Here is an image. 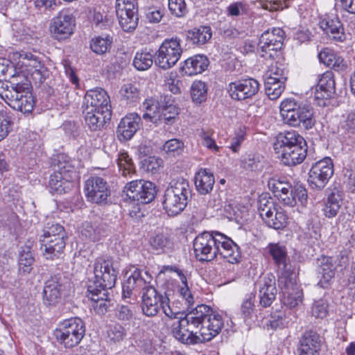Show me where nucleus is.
<instances>
[{
  "label": "nucleus",
  "mask_w": 355,
  "mask_h": 355,
  "mask_svg": "<svg viewBox=\"0 0 355 355\" xmlns=\"http://www.w3.org/2000/svg\"><path fill=\"white\" fill-rule=\"evenodd\" d=\"M19 62L21 63V67L23 68V70L27 73L44 66L38 57L30 52L25 51H22L19 53Z\"/></svg>",
  "instance_id": "41"
},
{
  "label": "nucleus",
  "mask_w": 355,
  "mask_h": 355,
  "mask_svg": "<svg viewBox=\"0 0 355 355\" xmlns=\"http://www.w3.org/2000/svg\"><path fill=\"white\" fill-rule=\"evenodd\" d=\"M143 108L146 110L142 116L143 119H149L153 122L161 121L162 110L158 101L147 99L143 103Z\"/></svg>",
  "instance_id": "39"
},
{
  "label": "nucleus",
  "mask_w": 355,
  "mask_h": 355,
  "mask_svg": "<svg viewBox=\"0 0 355 355\" xmlns=\"http://www.w3.org/2000/svg\"><path fill=\"white\" fill-rule=\"evenodd\" d=\"M214 243L216 249V255L220 254L230 263H237L241 256L239 246L224 234L217 231L212 232Z\"/></svg>",
  "instance_id": "16"
},
{
  "label": "nucleus",
  "mask_w": 355,
  "mask_h": 355,
  "mask_svg": "<svg viewBox=\"0 0 355 355\" xmlns=\"http://www.w3.org/2000/svg\"><path fill=\"white\" fill-rule=\"evenodd\" d=\"M343 191L334 187L330 189L327 198L323 200L322 211L323 215L328 218L336 217L343 203Z\"/></svg>",
  "instance_id": "23"
},
{
  "label": "nucleus",
  "mask_w": 355,
  "mask_h": 355,
  "mask_svg": "<svg viewBox=\"0 0 355 355\" xmlns=\"http://www.w3.org/2000/svg\"><path fill=\"white\" fill-rule=\"evenodd\" d=\"M68 280L62 275L52 276L46 282L43 290V303L46 306H55L61 302L62 293Z\"/></svg>",
  "instance_id": "15"
},
{
  "label": "nucleus",
  "mask_w": 355,
  "mask_h": 355,
  "mask_svg": "<svg viewBox=\"0 0 355 355\" xmlns=\"http://www.w3.org/2000/svg\"><path fill=\"white\" fill-rule=\"evenodd\" d=\"M280 112L284 123L289 126L309 130L315 124L313 110L305 101L286 98L280 104Z\"/></svg>",
  "instance_id": "3"
},
{
  "label": "nucleus",
  "mask_w": 355,
  "mask_h": 355,
  "mask_svg": "<svg viewBox=\"0 0 355 355\" xmlns=\"http://www.w3.org/2000/svg\"><path fill=\"white\" fill-rule=\"evenodd\" d=\"M112 37L107 35L106 37L98 36L92 39L90 42V48L93 52L98 55L105 54L112 46Z\"/></svg>",
  "instance_id": "43"
},
{
  "label": "nucleus",
  "mask_w": 355,
  "mask_h": 355,
  "mask_svg": "<svg viewBox=\"0 0 355 355\" xmlns=\"http://www.w3.org/2000/svg\"><path fill=\"white\" fill-rule=\"evenodd\" d=\"M192 100L196 104L205 101L207 96V87L202 81H194L191 87Z\"/></svg>",
  "instance_id": "45"
},
{
  "label": "nucleus",
  "mask_w": 355,
  "mask_h": 355,
  "mask_svg": "<svg viewBox=\"0 0 355 355\" xmlns=\"http://www.w3.org/2000/svg\"><path fill=\"white\" fill-rule=\"evenodd\" d=\"M272 78L276 79V81L282 80L286 83L288 78V70L283 67L282 64L271 65L269 70L264 75V80L268 78Z\"/></svg>",
  "instance_id": "54"
},
{
  "label": "nucleus",
  "mask_w": 355,
  "mask_h": 355,
  "mask_svg": "<svg viewBox=\"0 0 355 355\" xmlns=\"http://www.w3.org/2000/svg\"><path fill=\"white\" fill-rule=\"evenodd\" d=\"M108 289L98 287L95 282H88L87 296L93 301V308L98 314H105L111 305Z\"/></svg>",
  "instance_id": "21"
},
{
  "label": "nucleus",
  "mask_w": 355,
  "mask_h": 355,
  "mask_svg": "<svg viewBox=\"0 0 355 355\" xmlns=\"http://www.w3.org/2000/svg\"><path fill=\"white\" fill-rule=\"evenodd\" d=\"M241 166L250 171H261L263 167V157L257 155H248L242 160Z\"/></svg>",
  "instance_id": "47"
},
{
  "label": "nucleus",
  "mask_w": 355,
  "mask_h": 355,
  "mask_svg": "<svg viewBox=\"0 0 355 355\" xmlns=\"http://www.w3.org/2000/svg\"><path fill=\"white\" fill-rule=\"evenodd\" d=\"M10 130V121L6 113L0 112V141L6 138Z\"/></svg>",
  "instance_id": "62"
},
{
  "label": "nucleus",
  "mask_w": 355,
  "mask_h": 355,
  "mask_svg": "<svg viewBox=\"0 0 355 355\" xmlns=\"http://www.w3.org/2000/svg\"><path fill=\"white\" fill-rule=\"evenodd\" d=\"M222 316L205 304L198 305L178 321L173 336L183 344L197 345L211 340L223 327Z\"/></svg>",
  "instance_id": "1"
},
{
  "label": "nucleus",
  "mask_w": 355,
  "mask_h": 355,
  "mask_svg": "<svg viewBox=\"0 0 355 355\" xmlns=\"http://www.w3.org/2000/svg\"><path fill=\"white\" fill-rule=\"evenodd\" d=\"M191 197L189 182L181 177L173 179L164 191L163 208L168 216H175L184 210Z\"/></svg>",
  "instance_id": "4"
},
{
  "label": "nucleus",
  "mask_w": 355,
  "mask_h": 355,
  "mask_svg": "<svg viewBox=\"0 0 355 355\" xmlns=\"http://www.w3.org/2000/svg\"><path fill=\"white\" fill-rule=\"evenodd\" d=\"M85 334V323L79 318L64 320L54 331L57 340L67 348H71L79 344Z\"/></svg>",
  "instance_id": "6"
},
{
  "label": "nucleus",
  "mask_w": 355,
  "mask_h": 355,
  "mask_svg": "<svg viewBox=\"0 0 355 355\" xmlns=\"http://www.w3.org/2000/svg\"><path fill=\"white\" fill-rule=\"evenodd\" d=\"M121 28L126 32L134 31L138 24L139 17L137 14L123 13L122 16L116 15Z\"/></svg>",
  "instance_id": "48"
},
{
  "label": "nucleus",
  "mask_w": 355,
  "mask_h": 355,
  "mask_svg": "<svg viewBox=\"0 0 355 355\" xmlns=\"http://www.w3.org/2000/svg\"><path fill=\"white\" fill-rule=\"evenodd\" d=\"M66 236L57 237L54 239L40 240L43 254L47 259H53L58 257L66 245Z\"/></svg>",
  "instance_id": "30"
},
{
  "label": "nucleus",
  "mask_w": 355,
  "mask_h": 355,
  "mask_svg": "<svg viewBox=\"0 0 355 355\" xmlns=\"http://www.w3.org/2000/svg\"><path fill=\"white\" fill-rule=\"evenodd\" d=\"M318 87L323 89V90L327 91L329 94H335V80L332 71H327L321 75L318 82Z\"/></svg>",
  "instance_id": "49"
},
{
  "label": "nucleus",
  "mask_w": 355,
  "mask_h": 355,
  "mask_svg": "<svg viewBox=\"0 0 355 355\" xmlns=\"http://www.w3.org/2000/svg\"><path fill=\"white\" fill-rule=\"evenodd\" d=\"M94 279L89 282H95L100 288H112L115 286L118 271L111 258H97L94 263Z\"/></svg>",
  "instance_id": "9"
},
{
  "label": "nucleus",
  "mask_w": 355,
  "mask_h": 355,
  "mask_svg": "<svg viewBox=\"0 0 355 355\" xmlns=\"http://www.w3.org/2000/svg\"><path fill=\"white\" fill-rule=\"evenodd\" d=\"M259 89V82L254 78H249L230 83L227 92L233 100L244 101L254 96Z\"/></svg>",
  "instance_id": "19"
},
{
  "label": "nucleus",
  "mask_w": 355,
  "mask_h": 355,
  "mask_svg": "<svg viewBox=\"0 0 355 355\" xmlns=\"http://www.w3.org/2000/svg\"><path fill=\"white\" fill-rule=\"evenodd\" d=\"M184 142L178 139H172L166 141L163 145V150L172 156L180 155L184 150Z\"/></svg>",
  "instance_id": "53"
},
{
  "label": "nucleus",
  "mask_w": 355,
  "mask_h": 355,
  "mask_svg": "<svg viewBox=\"0 0 355 355\" xmlns=\"http://www.w3.org/2000/svg\"><path fill=\"white\" fill-rule=\"evenodd\" d=\"M168 8L178 17H184L189 11L185 0H168Z\"/></svg>",
  "instance_id": "56"
},
{
  "label": "nucleus",
  "mask_w": 355,
  "mask_h": 355,
  "mask_svg": "<svg viewBox=\"0 0 355 355\" xmlns=\"http://www.w3.org/2000/svg\"><path fill=\"white\" fill-rule=\"evenodd\" d=\"M215 183L214 176L208 169L201 168L195 176V185L202 195L209 193Z\"/></svg>",
  "instance_id": "33"
},
{
  "label": "nucleus",
  "mask_w": 355,
  "mask_h": 355,
  "mask_svg": "<svg viewBox=\"0 0 355 355\" xmlns=\"http://www.w3.org/2000/svg\"><path fill=\"white\" fill-rule=\"evenodd\" d=\"M152 279L148 272L135 268L122 286L123 298H131L134 295L135 300L137 294L141 291V308L143 314L148 317L157 315L162 305L168 300L166 295L159 293L150 285Z\"/></svg>",
  "instance_id": "2"
},
{
  "label": "nucleus",
  "mask_w": 355,
  "mask_h": 355,
  "mask_svg": "<svg viewBox=\"0 0 355 355\" xmlns=\"http://www.w3.org/2000/svg\"><path fill=\"white\" fill-rule=\"evenodd\" d=\"M71 182V180H65L64 175L55 171L50 176L49 186L51 192L61 194L67 191Z\"/></svg>",
  "instance_id": "40"
},
{
  "label": "nucleus",
  "mask_w": 355,
  "mask_h": 355,
  "mask_svg": "<svg viewBox=\"0 0 355 355\" xmlns=\"http://www.w3.org/2000/svg\"><path fill=\"white\" fill-rule=\"evenodd\" d=\"M154 61V55L145 50L136 53L133 65L139 71H146L153 65Z\"/></svg>",
  "instance_id": "42"
},
{
  "label": "nucleus",
  "mask_w": 355,
  "mask_h": 355,
  "mask_svg": "<svg viewBox=\"0 0 355 355\" xmlns=\"http://www.w3.org/2000/svg\"><path fill=\"white\" fill-rule=\"evenodd\" d=\"M83 109L112 112L110 96L101 87L88 90L84 97Z\"/></svg>",
  "instance_id": "20"
},
{
  "label": "nucleus",
  "mask_w": 355,
  "mask_h": 355,
  "mask_svg": "<svg viewBox=\"0 0 355 355\" xmlns=\"http://www.w3.org/2000/svg\"><path fill=\"white\" fill-rule=\"evenodd\" d=\"M117 164L119 171L124 177L135 173V167L132 160L126 152L119 153L117 159Z\"/></svg>",
  "instance_id": "46"
},
{
  "label": "nucleus",
  "mask_w": 355,
  "mask_h": 355,
  "mask_svg": "<svg viewBox=\"0 0 355 355\" xmlns=\"http://www.w3.org/2000/svg\"><path fill=\"white\" fill-rule=\"evenodd\" d=\"M31 78L35 83V85H41L46 79L48 76V70L44 66H42L41 68L35 69L33 71H31L28 73Z\"/></svg>",
  "instance_id": "60"
},
{
  "label": "nucleus",
  "mask_w": 355,
  "mask_h": 355,
  "mask_svg": "<svg viewBox=\"0 0 355 355\" xmlns=\"http://www.w3.org/2000/svg\"><path fill=\"white\" fill-rule=\"evenodd\" d=\"M321 338L314 331H306L300 340L299 355H319Z\"/></svg>",
  "instance_id": "27"
},
{
  "label": "nucleus",
  "mask_w": 355,
  "mask_h": 355,
  "mask_svg": "<svg viewBox=\"0 0 355 355\" xmlns=\"http://www.w3.org/2000/svg\"><path fill=\"white\" fill-rule=\"evenodd\" d=\"M268 186L269 189L277 198L279 193L287 191L292 186L291 184L285 181L284 179L280 178H271L268 180Z\"/></svg>",
  "instance_id": "52"
},
{
  "label": "nucleus",
  "mask_w": 355,
  "mask_h": 355,
  "mask_svg": "<svg viewBox=\"0 0 355 355\" xmlns=\"http://www.w3.org/2000/svg\"><path fill=\"white\" fill-rule=\"evenodd\" d=\"M35 261L33 254L29 245L21 247L19 257V270L21 273L28 274L33 269Z\"/></svg>",
  "instance_id": "37"
},
{
  "label": "nucleus",
  "mask_w": 355,
  "mask_h": 355,
  "mask_svg": "<svg viewBox=\"0 0 355 355\" xmlns=\"http://www.w3.org/2000/svg\"><path fill=\"white\" fill-rule=\"evenodd\" d=\"M212 232H204L193 241V250L196 259L200 261H210L216 257V250Z\"/></svg>",
  "instance_id": "17"
},
{
  "label": "nucleus",
  "mask_w": 355,
  "mask_h": 355,
  "mask_svg": "<svg viewBox=\"0 0 355 355\" xmlns=\"http://www.w3.org/2000/svg\"><path fill=\"white\" fill-rule=\"evenodd\" d=\"M348 258L340 253L336 257L322 255L315 260L316 272L320 280L318 285L323 288H327L335 277L338 267H345Z\"/></svg>",
  "instance_id": "7"
},
{
  "label": "nucleus",
  "mask_w": 355,
  "mask_h": 355,
  "mask_svg": "<svg viewBox=\"0 0 355 355\" xmlns=\"http://www.w3.org/2000/svg\"><path fill=\"white\" fill-rule=\"evenodd\" d=\"M178 114L179 108L173 103L162 111L161 121H164L166 124H172Z\"/></svg>",
  "instance_id": "59"
},
{
  "label": "nucleus",
  "mask_w": 355,
  "mask_h": 355,
  "mask_svg": "<svg viewBox=\"0 0 355 355\" xmlns=\"http://www.w3.org/2000/svg\"><path fill=\"white\" fill-rule=\"evenodd\" d=\"M76 19L69 10H63L51 20L50 25L51 33L57 40L69 38L73 33Z\"/></svg>",
  "instance_id": "14"
},
{
  "label": "nucleus",
  "mask_w": 355,
  "mask_h": 355,
  "mask_svg": "<svg viewBox=\"0 0 355 355\" xmlns=\"http://www.w3.org/2000/svg\"><path fill=\"white\" fill-rule=\"evenodd\" d=\"M259 304L264 308L269 307L276 298L277 289L275 278L272 275L264 277L259 282Z\"/></svg>",
  "instance_id": "24"
},
{
  "label": "nucleus",
  "mask_w": 355,
  "mask_h": 355,
  "mask_svg": "<svg viewBox=\"0 0 355 355\" xmlns=\"http://www.w3.org/2000/svg\"><path fill=\"white\" fill-rule=\"evenodd\" d=\"M334 174V164L329 157H325L313 164L309 170L308 182L310 187L322 190Z\"/></svg>",
  "instance_id": "10"
},
{
  "label": "nucleus",
  "mask_w": 355,
  "mask_h": 355,
  "mask_svg": "<svg viewBox=\"0 0 355 355\" xmlns=\"http://www.w3.org/2000/svg\"><path fill=\"white\" fill-rule=\"evenodd\" d=\"M133 308L132 305L119 304L115 309V317L119 320L128 321L133 316Z\"/></svg>",
  "instance_id": "58"
},
{
  "label": "nucleus",
  "mask_w": 355,
  "mask_h": 355,
  "mask_svg": "<svg viewBox=\"0 0 355 355\" xmlns=\"http://www.w3.org/2000/svg\"><path fill=\"white\" fill-rule=\"evenodd\" d=\"M319 26L331 40L342 42L346 40L343 25L337 16L324 15L319 21Z\"/></svg>",
  "instance_id": "22"
},
{
  "label": "nucleus",
  "mask_w": 355,
  "mask_h": 355,
  "mask_svg": "<svg viewBox=\"0 0 355 355\" xmlns=\"http://www.w3.org/2000/svg\"><path fill=\"white\" fill-rule=\"evenodd\" d=\"M123 192L130 200L142 205L152 202L156 194L155 187L153 182L142 180H132L127 183Z\"/></svg>",
  "instance_id": "11"
},
{
  "label": "nucleus",
  "mask_w": 355,
  "mask_h": 355,
  "mask_svg": "<svg viewBox=\"0 0 355 355\" xmlns=\"http://www.w3.org/2000/svg\"><path fill=\"white\" fill-rule=\"evenodd\" d=\"M278 282L282 290V302L285 306L291 309L302 304L303 292L297 284L295 275L279 276Z\"/></svg>",
  "instance_id": "12"
},
{
  "label": "nucleus",
  "mask_w": 355,
  "mask_h": 355,
  "mask_svg": "<svg viewBox=\"0 0 355 355\" xmlns=\"http://www.w3.org/2000/svg\"><path fill=\"white\" fill-rule=\"evenodd\" d=\"M108 337L114 342L122 340L125 336V330L119 324L111 326L108 332Z\"/></svg>",
  "instance_id": "63"
},
{
  "label": "nucleus",
  "mask_w": 355,
  "mask_h": 355,
  "mask_svg": "<svg viewBox=\"0 0 355 355\" xmlns=\"http://www.w3.org/2000/svg\"><path fill=\"white\" fill-rule=\"evenodd\" d=\"M66 232L64 227L53 221L48 222L43 229V234L41 236L40 240L45 239H54L57 237L66 236Z\"/></svg>",
  "instance_id": "44"
},
{
  "label": "nucleus",
  "mask_w": 355,
  "mask_h": 355,
  "mask_svg": "<svg viewBox=\"0 0 355 355\" xmlns=\"http://www.w3.org/2000/svg\"><path fill=\"white\" fill-rule=\"evenodd\" d=\"M141 117L137 113H130L123 117L118 125L116 134L119 140L130 139L139 128Z\"/></svg>",
  "instance_id": "25"
},
{
  "label": "nucleus",
  "mask_w": 355,
  "mask_h": 355,
  "mask_svg": "<svg viewBox=\"0 0 355 355\" xmlns=\"http://www.w3.org/2000/svg\"><path fill=\"white\" fill-rule=\"evenodd\" d=\"M121 97L126 101V103L135 102L139 95V92L135 85L131 83L124 84L120 90Z\"/></svg>",
  "instance_id": "55"
},
{
  "label": "nucleus",
  "mask_w": 355,
  "mask_h": 355,
  "mask_svg": "<svg viewBox=\"0 0 355 355\" xmlns=\"http://www.w3.org/2000/svg\"><path fill=\"white\" fill-rule=\"evenodd\" d=\"M55 171L64 175L65 180L72 181L76 176V161L65 154H60Z\"/></svg>",
  "instance_id": "34"
},
{
  "label": "nucleus",
  "mask_w": 355,
  "mask_h": 355,
  "mask_svg": "<svg viewBox=\"0 0 355 355\" xmlns=\"http://www.w3.org/2000/svg\"><path fill=\"white\" fill-rule=\"evenodd\" d=\"M199 136L201 139L202 146L214 153H217L219 150V147L216 145L214 139H213L208 132L202 130Z\"/></svg>",
  "instance_id": "61"
},
{
  "label": "nucleus",
  "mask_w": 355,
  "mask_h": 355,
  "mask_svg": "<svg viewBox=\"0 0 355 355\" xmlns=\"http://www.w3.org/2000/svg\"><path fill=\"white\" fill-rule=\"evenodd\" d=\"M264 89L266 94L271 100L278 98L285 89V83L282 80L276 81L275 78H268L264 80Z\"/></svg>",
  "instance_id": "38"
},
{
  "label": "nucleus",
  "mask_w": 355,
  "mask_h": 355,
  "mask_svg": "<svg viewBox=\"0 0 355 355\" xmlns=\"http://www.w3.org/2000/svg\"><path fill=\"white\" fill-rule=\"evenodd\" d=\"M304 138L295 130L284 131L279 132L276 137L274 148L277 153L286 150L297 146L304 145Z\"/></svg>",
  "instance_id": "26"
},
{
  "label": "nucleus",
  "mask_w": 355,
  "mask_h": 355,
  "mask_svg": "<svg viewBox=\"0 0 355 355\" xmlns=\"http://www.w3.org/2000/svg\"><path fill=\"white\" fill-rule=\"evenodd\" d=\"M286 223L287 216L284 212L276 211L272 218L267 219L266 224L275 230H281L286 227Z\"/></svg>",
  "instance_id": "57"
},
{
  "label": "nucleus",
  "mask_w": 355,
  "mask_h": 355,
  "mask_svg": "<svg viewBox=\"0 0 355 355\" xmlns=\"http://www.w3.org/2000/svg\"><path fill=\"white\" fill-rule=\"evenodd\" d=\"M85 192L88 201L98 205H105L111 194L107 182L98 176L91 177L85 182Z\"/></svg>",
  "instance_id": "13"
},
{
  "label": "nucleus",
  "mask_w": 355,
  "mask_h": 355,
  "mask_svg": "<svg viewBox=\"0 0 355 355\" xmlns=\"http://www.w3.org/2000/svg\"><path fill=\"white\" fill-rule=\"evenodd\" d=\"M11 89H7L5 99L7 104L13 110L23 113L33 111L35 100L30 91L28 83H11Z\"/></svg>",
  "instance_id": "5"
},
{
  "label": "nucleus",
  "mask_w": 355,
  "mask_h": 355,
  "mask_svg": "<svg viewBox=\"0 0 355 355\" xmlns=\"http://www.w3.org/2000/svg\"><path fill=\"white\" fill-rule=\"evenodd\" d=\"M307 155L306 143L281 152L282 160L285 165L295 166L301 164Z\"/></svg>",
  "instance_id": "32"
},
{
  "label": "nucleus",
  "mask_w": 355,
  "mask_h": 355,
  "mask_svg": "<svg viewBox=\"0 0 355 355\" xmlns=\"http://www.w3.org/2000/svg\"><path fill=\"white\" fill-rule=\"evenodd\" d=\"M101 232L102 230L96 224H92L89 222L84 223L80 230L81 234L83 236L92 241H97L100 239L102 233Z\"/></svg>",
  "instance_id": "51"
},
{
  "label": "nucleus",
  "mask_w": 355,
  "mask_h": 355,
  "mask_svg": "<svg viewBox=\"0 0 355 355\" xmlns=\"http://www.w3.org/2000/svg\"><path fill=\"white\" fill-rule=\"evenodd\" d=\"M148 243L157 254L164 253L172 246L169 236L164 233L155 234L150 236Z\"/></svg>",
  "instance_id": "36"
},
{
  "label": "nucleus",
  "mask_w": 355,
  "mask_h": 355,
  "mask_svg": "<svg viewBox=\"0 0 355 355\" xmlns=\"http://www.w3.org/2000/svg\"><path fill=\"white\" fill-rule=\"evenodd\" d=\"M269 252L272 256L275 264L278 268L279 276H284L288 274V276L295 275V273L288 267V258L285 246L280 245L278 243L270 244Z\"/></svg>",
  "instance_id": "29"
},
{
  "label": "nucleus",
  "mask_w": 355,
  "mask_h": 355,
  "mask_svg": "<svg viewBox=\"0 0 355 355\" xmlns=\"http://www.w3.org/2000/svg\"><path fill=\"white\" fill-rule=\"evenodd\" d=\"M341 128L347 133H355V112H349L341 123Z\"/></svg>",
  "instance_id": "64"
},
{
  "label": "nucleus",
  "mask_w": 355,
  "mask_h": 355,
  "mask_svg": "<svg viewBox=\"0 0 355 355\" xmlns=\"http://www.w3.org/2000/svg\"><path fill=\"white\" fill-rule=\"evenodd\" d=\"M254 302V296L250 294L244 300L241 304V314L245 322L251 320L254 314L255 306Z\"/></svg>",
  "instance_id": "50"
},
{
  "label": "nucleus",
  "mask_w": 355,
  "mask_h": 355,
  "mask_svg": "<svg viewBox=\"0 0 355 355\" xmlns=\"http://www.w3.org/2000/svg\"><path fill=\"white\" fill-rule=\"evenodd\" d=\"M85 121L92 131H98L103 128L105 123L111 119L112 112L101 110L83 109Z\"/></svg>",
  "instance_id": "28"
},
{
  "label": "nucleus",
  "mask_w": 355,
  "mask_h": 355,
  "mask_svg": "<svg viewBox=\"0 0 355 355\" xmlns=\"http://www.w3.org/2000/svg\"><path fill=\"white\" fill-rule=\"evenodd\" d=\"M180 43L181 40L177 37L164 40L155 53V64L162 69L173 67L182 53Z\"/></svg>",
  "instance_id": "8"
},
{
  "label": "nucleus",
  "mask_w": 355,
  "mask_h": 355,
  "mask_svg": "<svg viewBox=\"0 0 355 355\" xmlns=\"http://www.w3.org/2000/svg\"><path fill=\"white\" fill-rule=\"evenodd\" d=\"M211 28L207 26H201L187 32V40L193 44H204L211 39Z\"/></svg>",
  "instance_id": "35"
},
{
  "label": "nucleus",
  "mask_w": 355,
  "mask_h": 355,
  "mask_svg": "<svg viewBox=\"0 0 355 355\" xmlns=\"http://www.w3.org/2000/svg\"><path fill=\"white\" fill-rule=\"evenodd\" d=\"M285 33L280 28H273L264 31L259 39V46L262 52L273 58L281 50L284 40Z\"/></svg>",
  "instance_id": "18"
},
{
  "label": "nucleus",
  "mask_w": 355,
  "mask_h": 355,
  "mask_svg": "<svg viewBox=\"0 0 355 355\" xmlns=\"http://www.w3.org/2000/svg\"><path fill=\"white\" fill-rule=\"evenodd\" d=\"M209 65V60L205 55H196L184 62L181 67L182 72L185 75L192 76L201 73Z\"/></svg>",
  "instance_id": "31"
}]
</instances>
